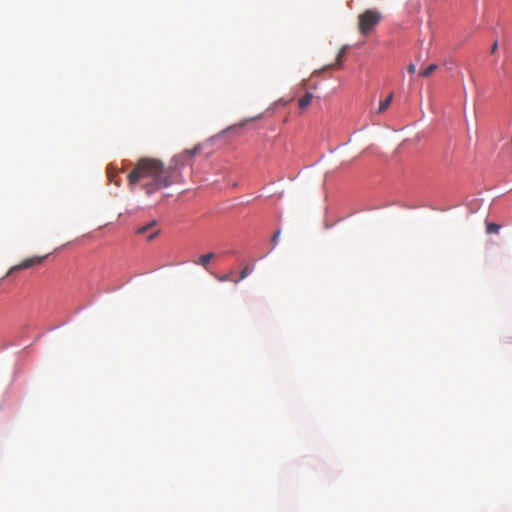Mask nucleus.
Masks as SVG:
<instances>
[{
    "label": "nucleus",
    "instance_id": "39448f33",
    "mask_svg": "<svg viewBox=\"0 0 512 512\" xmlns=\"http://www.w3.org/2000/svg\"><path fill=\"white\" fill-rule=\"evenodd\" d=\"M312 99H313V94L310 92H307L303 97H301L299 99V101H298L299 108L301 110L306 109L310 105Z\"/></svg>",
    "mask_w": 512,
    "mask_h": 512
},
{
    "label": "nucleus",
    "instance_id": "f257e3e1",
    "mask_svg": "<svg viewBox=\"0 0 512 512\" xmlns=\"http://www.w3.org/2000/svg\"><path fill=\"white\" fill-rule=\"evenodd\" d=\"M198 151V146L185 150L176 155L167 167L156 158H141L129 173L128 184L133 187L139 183L147 195L167 188L178 182V167L184 165V158H192Z\"/></svg>",
    "mask_w": 512,
    "mask_h": 512
},
{
    "label": "nucleus",
    "instance_id": "2eb2a0df",
    "mask_svg": "<svg viewBox=\"0 0 512 512\" xmlns=\"http://www.w3.org/2000/svg\"><path fill=\"white\" fill-rule=\"evenodd\" d=\"M218 279L220 281H228V280H231V275L230 274H227V275H224V276H219Z\"/></svg>",
    "mask_w": 512,
    "mask_h": 512
},
{
    "label": "nucleus",
    "instance_id": "1a4fd4ad",
    "mask_svg": "<svg viewBox=\"0 0 512 512\" xmlns=\"http://www.w3.org/2000/svg\"><path fill=\"white\" fill-rule=\"evenodd\" d=\"M437 68H438V66L436 64H430L426 69L420 71L419 75L421 77H428L433 72H435L437 70Z\"/></svg>",
    "mask_w": 512,
    "mask_h": 512
},
{
    "label": "nucleus",
    "instance_id": "9b49d317",
    "mask_svg": "<svg viewBox=\"0 0 512 512\" xmlns=\"http://www.w3.org/2000/svg\"><path fill=\"white\" fill-rule=\"evenodd\" d=\"M499 230H500V225L495 224V223H488L486 226V231L488 234L498 233Z\"/></svg>",
    "mask_w": 512,
    "mask_h": 512
},
{
    "label": "nucleus",
    "instance_id": "f03ea898",
    "mask_svg": "<svg viewBox=\"0 0 512 512\" xmlns=\"http://www.w3.org/2000/svg\"><path fill=\"white\" fill-rule=\"evenodd\" d=\"M382 13L376 9H367L358 16V31L361 35H369L381 22Z\"/></svg>",
    "mask_w": 512,
    "mask_h": 512
},
{
    "label": "nucleus",
    "instance_id": "f8f14e48",
    "mask_svg": "<svg viewBox=\"0 0 512 512\" xmlns=\"http://www.w3.org/2000/svg\"><path fill=\"white\" fill-rule=\"evenodd\" d=\"M280 234H281V231H280V230H277V231L273 234V236H272V238H271V241H272L273 243H276V241L279 239Z\"/></svg>",
    "mask_w": 512,
    "mask_h": 512
},
{
    "label": "nucleus",
    "instance_id": "7ed1b4c3",
    "mask_svg": "<svg viewBox=\"0 0 512 512\" xmlns=\"http://www.w3.org/2000/svg\"><path fill=\"white\" fill-rule=\"evenodd\" d=\"M46 258H47V255H45V256H34V257H31V258H27V259L23 260L21 263L12 266L9 269L7 275H11L12 273H14L16 271H20V270L31 268V267L36 266V265H40Z\"/></svg>",
    "mask_w": 512,
    "mask_h": 512
},
{
    "label": "nucleus",
    "instance_id": "6e6552de",
    "mask_svg": "<svg viewBox=\"0 0 512 512\" xmlns=\"http://www.w3.org/2000/svg\"><path fill=\"white\" fill-rule=\"evenodd\" d=\"M392 99H393V93L391 92L385 100L380 102L379 107H378V113H383L384 111H386V109L391 104Z\"/></svg>",
    "mask_w": 512,
    "mask_h": 512
},
{
    "label": "nucleus",
    "instance_id": "4468645a",
    "mask_svg": "<svg viewBox=\"0 0 512 512\" xmlns=\"http://www.w3.org/2000/svg\"><path fill=\"white\" fill-rule=\"evenodd\" d=\"M497 49H498V42H497V41H495V42L492 44V46H491L490 53H491V54H494V53L497 51Z\"/></svg>",
    "mask_w": 512,
    "mask_h": 512
},
{
    "label": "nucleus",
    "instance_id": "20e7f679",
    "mask_svg": "<svg viewBox=\"0 0 512 512\" xmlns=\"http://www.w3.org/2000/svg\"><path fill=\"white\" fill-rule=\"evenodd\" d=\"M156 226H157V221L151 220L148 224L137 228L135 230V234L144 235V234L148 233L147 240L151 241L154 238H156L160 233V230L157 229Z\"/></svg>",
    "mask_w": 512,
    "mask_h": 512
},
{
    "label": "nucleus",
    "instance_id": "9d476101",
    "mask_svg": "<svg viewBox=\"0 0 512 512\" xmlns=\"http://www.w3.org/2000/svg\"><path fill=\"white\" fill-rule=\"evenodd\" d=\"M253 270V267H250V266H245L241 272H240V277L238 280H234L235 283H238L239 281L243 280L244 278H246Z\"/></svg>",
    "mask_w": 512,
    "mask_h": 512
},
{
    "label": "nucleus",
    "instance_id": "423d86ee",
    "mask_svg": "<svg viewBox=\"0 0 512 512\" xmlns=\"http://www.w3.org/2000/svg\"><path fill=\"white\" fill-rule=\"evenodd\" d=\"M347 49H348L347 45L342 46L341 49L339 50L338 54H337L335 63L327 66V68H331V67H334V66H341L342 59L345 56V54L347 52Z\"/></svg>",
    "mask_w": 512,
    "mask_h": 512
},
{
    "label": "nucleus",
    "instance_id": "ddd939ff",
    "mask_svg": "<svg viewBox=\"0 0 512 512\" xmlns=\"http://www.w3.org/2000/svg\"><path fill=\"white\" fill-rule=\"evenodd\" d=\"M407 71L411 74H413L415 71H416V66L415 64L413 63H410L408 66H407Z\"/></svg>",
    "mask_w": 512,
    "mask_h": 512
},
{
    "label": "nucleus",
    "instance_id": "0eeeda50",
    "mask_svg": "<svg viewBox=\"0 0 512 512\" xmlns=\"http://www.w3.org/2000/svg\"><path fill=\"white\" fill-rule=\"evenodd\" d=\"M214 256L215 254L212 252L202 255L196 263L203 266L204 268H207V266L209 265L210 261L214 258Z\"/></svg>",
    "mask_w": 512,
    "mask_h": 512
}]
</instances>
